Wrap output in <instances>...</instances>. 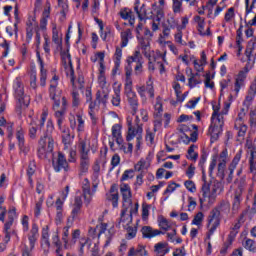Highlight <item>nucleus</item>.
Listing matches in <instances>:
<instances>
[{"label":"nucleus","mask_w":256,"mask_h":256,"mask_svg":"<svg viewBox=\"0 0 256 256\" xmlns=\"http://www.w3.org/2000/svg\"><path fill=\"white\" fill-rule=\"evenodd\" d=\"M59 85V76L54 75L50 80L49 97L52 99V109L57 119V125L61 129L63 121H65V113H67V98L57 94V86Z\"/></svg>","instance_id":"f257e3e1"},{"label":"nucleus","mask_w":256,"mask_h":256,"mask_svg":"<svg viewBox=\"0 0 256 256\" xmlns=\"http://www.w3.org/2000/svg\"><path fill=\"white\" fill-rule=\"evenodd\" d=\"M53 122L49 121L47 123V129L43 137L40 138L38 142V157L40 159H45L47 155L53 153V149H55V139H53L54 131Z\"/></svg>","instance_id":"f03ea898"},{"label":"nucleus","mask_w":256,"mask_h":256,"mask_svg":"<svg viewBox=\"0 0 256 256\" xmlns=\"http://www.w3.org/2000/svg\"><path fill=\"white\" fill-rule=\"evenodd\" d=\"M127 125H128V133L126 136V141L128 143L133 141L136 137V147L137 149L141 148V143L143 141V124L141 123V119L139 116L135 117V121L133 122V118H127Z\"/></svg>","instance_id":"7ed1b4c3"},{"label":"nucleus","mask_w":256,"mask_h":256,"mask_svg":"<svg viewBox=\"0 0 256 256\" xmlns=\"http://www.w3.org/2000/svg\"><path fill=\"white\" fill-rule=\"evenodd\" d=\"M14 91H15V97L18 101L17 109H18L19 113H21V109H23V107L29 106V101L25 100V99H27V96H25V89H24L23 83H21V81H19V80L15 81Z\"/></svg>","instance_id":"20e7f679"},{"label":"nucleus","mask_w":256,"mask_h":256,"mask_svg":"<svg viewBox=\"0 0 256 256\" xmlns=\"http://www.w3.org/2000/svg\"><path fill=\"white\" fill-rule=\"evenodd\" d=\"M245 187H247L245 180H241L237 189L234 191L232 203V213L234 214L239 213V209H241V201H243V192L245 191Z\"/></svg>","instance_id":"39448f33"},{"label":"nucleus","mask_w":256,"mask_h":256,"mask_svg":"<svg viewBox=\"0 0 256 256\" xmlns=\"http://www.w3.org/2000/svg\"><path fill=\"white\" fill-rule=\"evenodd\" d=\"M224 125V119H211V125L208 129V133L211 136L212 141H217L219 139V135L223 133Z\"/></svg>","instance_id":"423d86ee"},{"label":"nucleus","mask_w":256,"mask_h":256,"mask_svg":"<svg viewBox=\"0 0 256 256\" xmlns=\"http://www.w3.org/2000/svg\"><path fill=\"white\" fill-rule=\"evenodd\" d=\"M125 95L131 109V114L137 115V111H139V98L137 97V93L133 91V87H128L125 88Z\"/></svg>","instance_id":"0eeeda50"},{"label":"nucleus","mask_w":256,"mask_h":256,"mask_svg":"<svg viewBox=\"0 0 256 256\" xmlns=\"http://www.w3.org/2000/svg\"><path fill=\"white\" fill-rule=\"evenodd\" d=\"M68 61H69V72L67 73V76L70 78V82L74 89H83L85 86V78L83 75H79L77 78V81L75 82V70L73 69V62L71 61L70 56L68 55Z\"/></svg>","instance_id":"6e6552de"},{"label":"nucleus","mask_w":256,"mask_h":256,"mask_svg":"<svg viewBox=\"0 0 256 256\" xmlns=\"http://www.w3.org/2000/svg\"><path fill=\"white\" fill-rule=\"evenodd\" d=\"M15 217H17V210L15 209V207H12L8 211V221L4 224L5 243H9V241H11V232L9 231V229L13 227V221H15Z\"/></svg>","instance_id":"1a4fd4ad"},{"label":"nucleus","mask_w":256,"mask_h":256,"mask_svg":"<svg viewBox=\"0 0 256 256\" xmlns=\"http://www.w3.org/2000/svg\"><path fill=\"white\" fill-rule=\"evenodd\" d=\"M96 143L97 141H95V139L88 138V147H87V143L85 142V140L80 141L78 147H79L81 158L89 157V151H93V152L97 151Z\"/></svg>","instance_id":"9d476101"},{"label":"nucleus","mask_w":256,"mask_h":256,"mask_svg":"<svg viewBox=\"0 0 256 256\" xmlns=\"http://www.w3.org/2000/svg\"><path fill=\"white\" fill-rule=\"evenodd\" d=\"M53 167L57 173H59V171H69V163L63 152H58L56 161L53 160Z\"/></svg>","instance_id":"9b49d317"},{"label":"nucleus","mask_w":256,"mask_h":256,"mask_svg":"<svg viewBox=\"0 0 256 256\" xmlns=\"http://www.w3.org/2000/svg\"><path fill=\"white\" fill-rule=\"evenodd\" d=\"M227 167V150H224L220 153V158H219V163H218V168H217V177L221 181L225 179V169Z\"/></svg>","instance_id":"f8f14e48"},{"label":"nucleus","mask_w":256,"mask_h":256,"mask_svg":"<svg viewBox=\"0 0 256 256\" xmlns=\"http://www.w3.org/2000/svg\"><path fill=\"white\" fill-rule=\"evenodd\" d=\"M245 55L248 59V65H254L255 64V58H256V42L255 40H250L248 42V45L246 47Z\"/></svg>","instance_id":"ddd939ff"},{"label":"nucleus","mask_w":256,"mask_h":256,"mask_svg":"<svg viewBox=\"0 0 256 256\" xmlns=\"http://www.w3.org/2000/svg\"><path fill=\"white\" fill-rule=\"evenodd\" d=\"M136 91L140 97H145V93H148L151 98L155 97V89L153 88V82L149 80L146 85L136 86Z\"/></svg>","instance_id":"4468645a"},{"label":"nucleus","mask_w":256,"mask_h":256,"mask_svg":"<svg viewBox=\"0 0 256 256\" xmlns=\"http://www.w3.org/2000/svg\"><path fill=\"white\" fill-rule=\"evenodd\" d=\"M120 191L122 194V199L124 205L127 207V205H133V201L131 200L132 194H131V187L129 184H122L120 186Z\"/></svg>","instance_id":"2eb2a0df"},{"label":"nucleus","mask_w":256,"mask_h":256,"mask_svg":"<svg viewBox=\"0 0 256 256\" xmlns=\"http://www.w3.org/2000/svg\"><path fill=\"white\" fill-rule=\"evenodd\" d=\"M246 71V72H245ZM245 71H240L236 80H235V84H234V91L236 93V95L239 94V91L241 90V88L243 87V85H245V79L247 77V72L249 71L247 69V67H245Z\"/></svg>","instance_id":"dca6fc26"},{"label":"nucleus","mask_w":256,"mask_h":256,"mask_svg":"<svg viewBox=\"0 0 256 256\" xmlns=\"http://www.w3.org/2000/svg\"><path fill=\"white\" fill-rule=\"evenodd\" d=\"M82 191H83V197H84V203L85 205H89L91 203V183L89 182V179L85 178L82 183Z\"/></svg>","instance_id":"f3484780"},{"label":"nucleus","mask_w":256,"mask_h":256,"mask_svg":"<svg viewBox=\"0 0 256 256\" xmlns=\"http://www.w3.org/2000/svg\"><path fill=\"white\" fill-rule=\"evenodd\" d=\"M143 237L146 239H153V237H157V235H165V232L157 229H152L151 226H144L141 229Z\"/></svg>","instance_id":"a211bd4d"},{"label":"nucleus","mask_w":256,"mask_h":256,"mask_svg":"<svg viewBox=\"0 0 256 256\" xmlns=\"http://www.w3.org/2000/svg\"><path fill=\"white\" fill-rule=\"evenodd\" d=\"M107 199L112 202L113 207L119 206V190L117 189V184H112Z\"/></svg>","instance_id":"6ab92c4d"},{"label":"nucleus","mask_w":256,"mask_h":256,"mask_svg":"<svg viewBox=\"0 0 256 256\" xmlns=\"http://www.w3.org/2000/svg\"><path fill=\"white\" fill-rule=\"evenodd\" d=\"M38 63H40V85L41 87H45L47 85V69H45V64L43 63V59H41V54L37 53Z\"/></svg>","instance_id":"aec40b11"},{"label":"nucleus","mask_w":256,"mask_h":256,"mask_svg":"<svg viewBox=\"0 0 256 256\" xmlns=\"http://www.w3.org/2000/svg\"><path fill=\"white\" fill-rule=\"evenodd\" d=\"M37 237H39V227L37 226V224H33L30 234L28 236L29 243H30V251H33V249H35V243H37Z\"/></svg>","instance_id":"412c9836"},{"label":"nucleus","mask_w":256,"mask_h":256,"mask_svg":"<svg viewBox=\"0 0 256 256\" xmlns=\"http://www.w3.org/2000/svg\"><path fill=\"white\" fill-rule=\"evenodd\" d=\"M16 139L18 141V145L21 151L27 153L29 149L25 147V131L23 128H19L16 132Z\"/></svg>","instance_id":"4be33fe9"},{"label":"nucleus","mask_w":256,"mask_h":256,"mask_svg":"<svg viewBox=\"0 0 256 256\" xmlns=\"http://www.w3.org/2000/svg\"><path fill=\"white\" fill-rule=\"evenodd\" d=\"M214 210H217L219 215H229V212L231 211V205L229 202L222 200L219 205H217Z\"/></svg>","instance_id":"5701e85b"},{"label":"nucleus","mask_w":256,"mask_h":256,"mask_svg":"<svg viewBox=\"0 0 256 256\" xmlns=\"http://www.w3.org/2000/svg\"><path fill=\"white\" fill-rule=\"evenodd\" d=\"M154 251L157 256H165L169 252V244L159 242L154 246Z\"/></svg>","instance_id":"b1692460"},{"label":"nucleus","mask_w":256,"mask_h":256,"mask_svg":"<svg viewBox=\"0 0 256 256\" xmlns=\"http://www.w3.org/2000/svg\"><path fill=\"white\" fill-rule=\"evenodd\" d=\"M207 229H208V233H207V238L211 239V235H213V233H215V231H217V227H219L221 225V220H207Z\"/></svg>","instance_id":"393cba45"},{"label":"nucleus","mask_w":256,"mask_h":256,"mask_svg":"<svg viewBox=\"0 0 256 256\" xmlns=\"http://www.w3.org/2000/svg\"><path fill=\"white\" fill-rule=\"evenodd\" d=\"M112 137L115 139L117 145H123V136L121 135V126L119 124L112 127Z\"/></svg>","instance_id":"a878e982"},{"label":"nucleus","mask_w":256,"mask_h":256,"mask_svg":"<svg viewBox=\"0 0 256 256\" xmlns=\"http://www.w3.org/2000/svg\"><path fill=\"white\" fill-rule=\"evenodd\" d=\"M219 105H213V113L211 119H224L223 115H227L229 111V104H226L225 109L219 113Z\"/></svg>","instance_id":"bb28decb"},{"label":"nucleus","mask_w":256,"mask_h":256,"mask_svg":"<svg viewBox=\"0 0 256 256\" xmlns=\"http://www.w3.org/2000/svg\"><path fill=\"white\" fill-rule=\"evenodd\" d=\"M138 5H139V1L136 2L134 11H136L137 16L140 21H145V19H147V8H146L145 4H142V6L139 9Z\"/></svg>","instance_id":"cd10ccee"},{"label":"nucleus","mask_w":256,"mask_h":256,"mask_svg":"<svg viewBox=\"0 0 256 256\" xmlns=\"http://www.w3.org/2000/svg\"><path fill=\"white\" fill-rule=\"evenodd\" d=\"M125 73H126V83H125V88L133 87V80L131 79V75L133 73V68L131 65H127L125 67Z\"/></svg>","instance_id":"c85d7f7f"},{"label":"nucleus","mask_w":256,"mask_h":256,"mask_svg":"<svg viewBox=\"0 0 256 256\" xmlns=\"http://www.w3.org/2000/svg\"><path fill=\"white\" fill-rule=\"evenodd\" d=\"M132 33L131 29H126L121 33V47H127L129 39H131Z\"/></svg>","instance_id":"c756f323"},{"label":"nucleus","mask_w":256,"mask_h":256,"mask_svg":"<svg viewBox=\"0 0 256 256\" xmlns=\"http://www.w3.org/2000/svg\"><path fill=\"white\" fill-rule=\"evenodd\" d=\"M158 225L162 231H169L171 229V223H169V220L163 216L158 217Z\"/></svg>","instance_id":"7c9ffc66"},{"label":"nucleus","mask_w":256,"mask_h":256,"mask_svg":"<svg viewBox=\"0 0 256 256\" xmlns=\"http://www.w3.org/2000/svg\"><path fill=\"white\" fill-rule=\"evenodd\" d=\"M96 99L99 103H102V105H107V101H109V92H101L98 90L96 93Z\"/></svg>","instance_id":"2f4dec72"},{"label":"nucleus","mask_w":256,"mask_h":256,"mask_svg":"<svg viewBox=\"0 0 256 256\" xmlns=\"http://www.w3.org/2000/svg\"><path fill=\"white\" fill-rule=\"evenodd\" d=\"M39 129V125L35 120H32L30 122V127H29V137L30 139H37V130Z\"/></svg>","instance_id":"473e14b6"},{"label":"nucleus","mask_w":256,"mask_h":256,"mask_svg":"<svg viewBox=\"0 0 256 256\" xmlns=\"http://www.w3.org/2000/svg\"><path fill=\"white\" fill-rule=\"evenodd\" d=\"M111 103L114 107H119L121 105V90L119 88L114 89Z\"/></svg>","instance_id":"72a5a7b5"},{"label":"nucleus","mask_w":256,"mask_h":256,"mask_svg":"<svg viewBox=\"0 0 256 256\" xmlns=\"http://www.w3.org/2000/svg\"><path fill=\"white\" fill-rule=\"evenodd\" d=\"M195 149H197V146L195 144H192L188 148V155L186 157L187 159H190V161H197V159H199V154L195 152Z\"/></svg>","instance_id":"f704fd0d"},{"label":"nucleus","mask_w":256,"mask_h":256,"mask_svg":"<svg viewBox=\"0 0 256 256\" xmlns=\"http://www.w3.org/2000/svg\"><path fill=\"white\" fill-rule=\"evenodd\" d=\"M141 59H143V56H141V51L136 50L132 56H129L127 59L128 65H131V63H140Z\"/></svg>","instance_id":"c9c22d12"},{"label":"nucleus","mask_w":256,"mask_h":256,"mask_svg":"<svg viewBox=\"0 0 256 256\" xmlns=\"http://www.w3.org/2000/svg\"><path fill=\"white\" fill-rule=\"evenodd\" d=\"M194 21L198 24V32L201 35H205V18L201 16L194 17Z\"/></svg>","instance_id":"e433bc0d"},{"label":"nucleus","mask_w":256,"mask_h":256,"mask_svg":"<svg viewBox=\"0 0 256 256\" xmlns=\"http://www.w3.org/2000/svg\"><path fill=\"white\" fill-rule=\"evenodd\" d=\"M136 253H138L141 256L147 255V251L145 250V246L139 245L136 250H135L134 247L130 248V250L128 252V255L129 256H135Z\"/></svg>","instance_id":"4c0bfd02"},{"label":"nucleus","mask_w":256,"mask_h":256,"mask_svg":"<svg viewBox=\"0 0 256 256\" xmlns=\"http://www.w3.org/2000/svg\"><path fill=\"white\" fill-rule=\"evenodd\" d=\"M52 41L59 47L63 46V40L59 37V31H57V27L52 29Z\"/></svg>","instance_id":"58836bf2"},{"label":"nucleus","mask_w":256,"mask_h":256,"mask_svg":"<svg viewBox=\"0 0 256 256\" xmlns=\"http://www.w3.org/2000/svg\"><path fill=\"white\" fill-rule=\"evenodd\" d=\"M137 39L139 41V45L142 49V51H144V53H147V51H149V47H150V42H149V38L145 39L141 36H137Z\"/></svg>","instance_id":"ea45409f"},{"label":"nucleus","mask_w":256,"mask_h":256,"mask_svg":"<svg viewBox=\"0 0 256 256\" xmlns=\"http://www.w3.org/2000/svg\"><path fill=\"white\" fill-rule=\"evenodd\" d=\"M243 247L247 249V251L255 252L256 244L255 241L249 238H245L243 242Z\"/></svg>","instance_id":"a19ab883"},{"label":"nucleus","mask_w":256,"mask_h":256,"mask_svg":"<svg viewBox=\"0 0 256 256\" xmlns=\"http://www.w3.org/2000/svg\"><path fill=\"white\" fill-rule=\"evenodd\" d=\"M241 153V151L236 153L228 169L231 171H235V169H237V165H239V161H241Z\"/></svg>","instance_id":"79ce46f5"},{"label":"nucleus","mask_w":256,"mask_h":256,"mask_svg":"<svg viewBox=\"0 0 256 256\" xmlns=\"http://www.w3.org/2000/svg\"><path fill=\"white\" fill-rule=\"evenodd\" d=\"M76 121L78 123L77 131H85V119H83V114L77 113L76 114Z\"/></svg>","instance_id":"37998d69"},{"label":"nucleus","mask_w":256,"mask_h":256,"mask_svg":"<svg viewBox=\"0 0 256 256\" xmlns=\"http://www.w3.org/2000/svg\"><path fill=\"white\" fill-rule=\"evenodd\" d=\"M203 219H205V215L203 214V212H198L192 220V225H197V227H201V225H203Z\"/></svg>","instance_id":"c03bdc74"},{"label":"nucleus","mask_w":256,"mask_h":256,"mask_svg":"<svg viewBox=\"0 0 256 256\" xmlns=\"http://www.w3.org/2000/svg\"><path fill=\"white\" fill-rule=\"evenodd\" d=\"M202 179L204 181V184L202 185V193L203 198L205 199L206 197H209V191H211V183L205 180V175H203Z\"/></svg>","instance_id":"a18cd8bd"},{"label":"nucleus","mask_w":256,"mask_h":256,"mask_svg":"<svg viewBox=\"0 0 256 256\" xmlns=\"http://www.w3.org/2000/svg\"><path fill=\"white\" fill-rule=\"evenodd\" d=\"M89 157L81 158L80 171L81 173H87L89 171Z\"/></svg>","instance_id":"49530a36"},{"label":"nucleus","mask_w":256,"mask_h":256,"mask_svg":"<svg viewBox=\"0 0 256 256\" xmlns=\"http://www.w3.org/2000/svg\"><path fill=\"white\" fill-rule=\"evenodd\" d=\"M234 129L238 131V137H245L248 127L245 124H234Z\"/></svg>","instance_id":"de8ad7c7"},{"label":"nucleus","mask_w":256,"mask_h":256,"mask_svg":"<svg viewBox=\"0 0 256 256\" xmlns=\"http://www.w3.org/2000/svg\"><path fill=\"white\" fill-rule=\"evenodd\" d=\"M134 169L135 171H143V169H149V164L147 160L142 158L135 164Z\"/></svg>","instance_id":"09e8293b"},{"label":"nucleus","mask_w":256,"mask_h":256,"mask_svg":"<svg viewBox=\"0 0 256 256\" xmlns=\"http://www.w3.org/2000/svg\"><path fill=\"white\" fill-rule=\"evenodd\" d=\"M121 57H123V50L119 46H116V51L114 54L116 67H119V65H121Z\"/></svg>","instance_id":"8fccbe9b"},{"label":"nucleus","mask_w":256,"mask_h":256,"mask_svg":"<svg viewBox=\"0 0 256 256\" xmlns=\"http://www.w3.org/2000/svg\"><path fill=\"white\" fill-rule=\"evenodd\" d=\"M58 7H60V13L64 17L67 15V11H69V6L67 5V0H58Z\"/></svg>","instance_id":"3c124183"},{"label":"nucleus","mask_w":256,"mask_h":256,"mask_svg":"<svg viewBox=\"0 0 256 256\" xmlns=\"http://www.w3.org/2000/svg\"><path fill=\"white\" fill-rule=\"evenodd\" d=\"M123 209L121 211V217H120V222L119 225H121V223H126L125 227L131 225V223H129V220L127 219V206H125V204H123Z\"/></svg>","instance_id":"603ef678"},{"label":"nucleus","mask_w":256,"mask_h":256,"mask_svg":"<svg viewBox=\"0 0 256 256\" xmlns=\"http://www.w3.org/2000/svg\"><path fill=\"white\" fill-rule=\"evenodd\" d=\"M250 91H253V93L246 96L245 101H244V105H247V107H249V105H251V101H253V99L255 98V93H256L255 85L250 86Z\"/></svg>","instance_id":"864d4df0"},{"label":"nucleus","mask_w":256,"mask_h":256,"mask_svg":"<svg viewBox=\"0 0 256 256\" xmlns=\"http://www.w3.org/2000/svg\"><path fill=\"white\" fill-rule=\"evenodd\" d=\"M149 209H151V205L147 203L142 204V220L147 221L149 219Z\"/></svg>","instance_id":"5fc2aeb1"},{"label":"nucleus","mask_w":256,"mask_h":256,"mask_svg":"<svg viewBox=\"0 0 256 256\" xmlns=\"http://www.w3.org/2000/svg\"><path fill=\"white\" fill-rule=\"evenodd\" d=\"M188 85L191 89H193V87H197V85H201V78L189 75Z\"/></svg>","instance_id":"6e6d98bb"},{"label":"nucleus","mask_w":256,"mask_h":256,"mask_svg":"<svg viewBox=\"0 0 256 256\" xmlns=\"http://www.w3.org/2000/svg\"><path fill=\"white\" fill-rule=\"evenodd\" d=\"M119 15L122 19L127 21V19L133 15V11H131L129 8H124L120 10Z\"/></svg>","instance_id":"4d7b16f0"},{"label":"nucleus","mask_w":256,"mask_h":256,"mask_svg":"<svg viewBox=\"0 0 256 256\" xmlns=\"http://www.w3.org/2000/svg\"><path fill=\"white\" fill-rule=\"evenodd\" d=\"M172 9L174 13H181L183 10V2H181V0H173Z\"/></svg>","instance_id":"13d9d810"},{"label":"nucleus","mask_w":256,"mask_h":256,"mask_svg":"<svg viewBox=\"0 0 256 256\" xmlns=\"http://www.w3.org/2000/svg\"><path fill=\"white\" fill-rule=\"evenodd\" d=\"M197 137H198V134L196 131L192 132L190 134V137L187 136L186 134H183V136H181V139H186L184 140V143H189L190 141H192V143H195V141H197Z\"/></svg>","instance_id":"bf43d9fd"},{"label":"nucleus","mask_w":256,"mask_h":256,"mask_svg":"<svg viewBox=\"0 0 256 256\" xmlns=\"http://www.w3.org/2000/svg\"><path fill=\"white\" fill-rule=\"evenodd\" d=\"M124 229L127 230L128 233V239H133L137 235V228L132 227V226H125L123 225Z\"/></svg>","instance_id":"052dcab7"},{"label":"nucleus","mask_w":256,"mask_h":256,"mask_svg":"<svg viewBox=\"0 0 256 256\" xmlns=\"http://www.w3.org/2000/svg\"><path fill=\"white\" fill-rule=\"evenodd\" d=\"M184 185H185L186 189H188L190 191V193H195L197 191L195 182H193L192 180H186L184 182Z\"/></svg>","instance_id":"680f3d73"},{"label":"nucleus","mask_w":256,"mask_h":256,"mask_svg":"<svg viewBox=\"0 0 256 256\" xmlns=\"http://www.w3.org/2000/svg\"><path fill=\"white\" fill-rule=\"evenodd\" d=\"M42 241L48 247H51V243L49 242V230L44 228L42 230Z\"/></svg>","instance_id":"e2e57ef3"},{"label":"nucleus","mask_w":256,"mask_h":256,"mask_svg":"<svg viewBox=\"0 0 256 256\" xmlns=\"http://www.w3.org/2000/svg\"><path fill=\"white\" fill-rule=\"evenodd\" d=\"M207 220H221V216L219 215V211L215 210V208H213L210 211V214H209Z\"/></svg>","instance_id":"0e129e2a"},{"label":"nucleus","mask_w":256,"mask_h":256,"mask_svg":"<svg viewBox=\"0 0 256 256\" xmlns=\"http://www.w3.org/2000/svg\"><path fill=\"white\" fill-rule=\"evenodd\" d=\"M91 256H101V250L99 249V242L94 243L90 250Z\"/></svg>","instance_id":"69168bd1"},{"label":"nucleus","mask_w":256,"mask_h":256,"mask_svg":"<svg viewBox=\"0 0 256 256\" xmlns=\"http://www.w3.org/2000/svg\"><path fill=\"white\" fill-rule=\"evenodd\" d=\"M80 103L81 101L79 100V92L74 90L72 92V105L73 107H77Z\"/></svg>","instance_id":"338daca9"},{"label":"nucleus","mask_w":256,"mask_h":256,"mask_svg":"<svg viewBox=\"0 0 256 256\" xmlns=\"http://www.w3.org/2000/svg\"><path fill=\"white\" fill-rule=\"evenodd\" d=\"M249 116L250 127H256V110H251Z\"/></svg>","instance_id":"774afa93"}]
</instances>
